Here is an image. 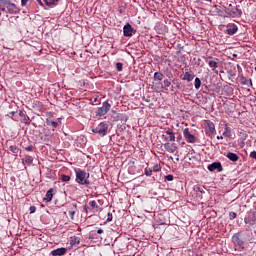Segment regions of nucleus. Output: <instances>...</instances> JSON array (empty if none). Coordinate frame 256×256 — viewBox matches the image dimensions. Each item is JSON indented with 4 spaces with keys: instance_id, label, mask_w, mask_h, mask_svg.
Listing matches in <instances>:
<instances>
[{
    "instance_id": "f257e3e1",
    "label": "nucleus",
    "mask_w": 256,
    "mask_h": 256,
    "mask_svg": "<svg viewBox=\"0 0 256 256\" xmlns=\"http://www.w3.org/2000/svg\"><path fill=\"white\" fill-rule=\"evenodd\" d=\"M76 173V183H78V185H82L84 187H89V185H91V181L89 180L90 174L89 172L81 169V168H76L75 170Z\"/></svg>"
},
{
    "instance_id": "f03ea898",
    "label": "nucleus",
    "mask_w": 256,
    "mask_h": 256,
    "mask_svg": "<svg viewBox=\"0 0 256 256\" xmlns=\"http://www.w3.org/2000/svg\"><path fill=\"white\" fill-rule=\"evenodd\" d=\"M107 131H109V125L105 122H101L99 125L92 128V132L101 135V137H105Z\"/></svg>"
},
{
    "instance_id": "7ed1b4c3",
    "label": "nucleus",
    "mask_w": 256,
    "mask_h": 256,
    "mask_svg": "<svg viewBox=\"0 0 256 256\" xmlns=\"http://www.w3.org/2000/svg\"><path fill=\"white\" fill-rule=\"evenodd\" d=\"M111 109V104H109V101H105L102 104V107H99L96 111V115L98 117H104V115H107L109 113V110Z\"/></svg>"
},
{
    "instance_id": "20e7f679",
    "label": "nucleus",
    "mask_w": 256,
    "mask_h": 256,
    "mask_svg": "<svg viewBox=\"0 0 256 256\" xmlns=\"http://www.w3.org/2000/svg\"><path fill=\"white\" fill-rule=\"evenodd\" d=\"M183 135L187 141V143H197V137L195 135L191 134L189 131V128H186L183 130Z\"/></svg>"
},
{
    "instance_id": "39448f33",
    "label": "nucleus",
    "mask_w": 256,
    "mask_h": 256,
    "mask_svg": "<svg viewBox=\"0 0 256 256\" xmlns=\"http://www.w3.org/2000/svg\"><path fill=\"white\" fill-rule=\"evenodd\" d=\"M206 133L208 137H213L215 135V124L210 120H206Z\"/></svg>"
},
{
    "instance_id": "423d86ee",
    "label": "nucleus",
    "mask_w": 256,
    "mask_h": 256,
    "mask_svg": "<svg viewBox=\"0 0 256 256\" xmlns=\"http://www.w3.org/2000/svg\"><path fill=\"white\" fill-rule=\"evenodd\" d=\"M208 171H218V173H221L223 171V165H221V162H214L208 165Z\"/></svg>"
},
{
    "instance_id": "0eeeda50",
    "label": "nucleus",
    "mask_w": 256,
    "mask_h": 256,
    "mask_svg": "<svg viewBox=\"0 0 256 256\" xmlns=\"http://www.w3.org/2000/svg\"><path fill=\"white\" fill-rule=\"evenodd\" d=\"M124 37H133V33H135V30L131 24H126L123 28Z\"/></svg>"
},
{
    "instance_id": "6e6552de",
    "label": "nucleus",
    "mask_w": 256,
    "mask_h": 256,
    "mask_svg": "<svg viewBox=\"0 0 256 256\" xmlns=\"http://www.w3.org/2000/svg\"><path fill=\"white\" fill-rule=\"evenodd\" d=\"M166 135H168L169 137L165 136V134L162 135L165 141H175V132H173V129L167 128Z\"/></svg>"
},
{
    "instance_id": "1a4fd4ad",
    "label": "nucleus",
    "mask_w": 256,
    "mask_h": 256,
    "mask_svg": "<svg viewBox=\"0 0 256 256\" xmlns=\"http://www.w3.org/2000/svg\"><path fill=\"white\" fill-rule=\"evenodd\" d=\"M245 225H255L256 224V214L250 213L247 217L244 218Z\"/></svg>"
},
{
    "instance_id": "9d476101",
    "label": "nucleus",
    "mask_w": 256,
    "mask_h": 256,
    "mask_svg": "<svg viewBox=\"0 0 256 256\" xmlns=\"http://www.w3.org/2000/svg\"><path fill=\"white\" fill-rule=\"evenodd\" d=\"M228 11V17H241L243 15V12L239 8H232L231 10L227 9Z\"/></svg>"
},
{
    "instance_id": "9b49d317",
    "label": "nucleus",
    "mask_w": 256,
    "mask_h": 256,
    "mask_svg": "<svg viewBox=\"0 0 256 256\" xmlns=\"http://www.w3.org/2000/svg\"><path fill=\"white\" fill-rule=\"evenodd\" d=\"M164 148L168 153H175L177 151V144L166 142Z\"/></svg>"
},
{
    "instance_id": "f8f14e48",
    "label": "nucleus",
    "mask_w": 256,
    "mask_h": 256,
    "mask_svg": "<svg viewBox=\"0 0 256 256\" xmlns=\"http://www.w3.org/2000/svg\"><path fill=\"white\" fill-rule=\"evenodd\" d=\"M212 57L205 58L206 63H208L209 67L212 69V71H215L217 67H219V63L215 60H211Z\"/></svg>"
},
{
    "instance_id": "ddd939ff",
    "label": "nucleus",
    "mask_w": 256,
    "mask_h": 256,
    "mask_svg": "<svg viewBox=\"0 0 256 256\" xmlns=\"http://www.w3.org/2000/svg\"><path fill=\"white\" fill-rule=\"evenodd\" d=\"M68 214L70 215V219H75V213H77V204H70L68 208Z\"/></svg>"
},
{
    "instance_id": "4468645a",
    "label": "nucleus",
    "mask_w": 256,
    "mask_h": 256,
    "mask_svg": "<svg viewBox=\"0 0 256 256\" xmlns=\"http://www.w3.org/2000/svg\"><path fill=\"white\" fill-rule=\"evenodd\" d=\"M19 117L22 118L21 123H24L25 125L31 124V118H29L23 111L19 112Z\"/></svg>"
},
{
    "instance_id": "2eb2a0df",
    "label": "nucleus",
    "mask_w": 256,
    "mask_h": 256,
    "mask_svg": "<svg viewBox=\"0 0 256 256\" xmlns=\"http://www.w3.org/2000/svg\"><path fill=\"white\" fill-rule=\"evenodd\" d=\"M232 241L235 245H238L239 247H243L244 242L242 241V239L239 237V233H236L233 235L232 237Z\"/></svg>"
},
{
    "instance_id": "dca6fc26",
    "label": "nucleus",
    "mask_w": 256,
    "mask_h": 256,
    "mask_svg": "<svg viewBox=\"0 0 256 256\" xmlns=\"http://www.w3.org/2000/svg\"><path fill=\"white\" fill-rule=\"evenodd\" d=\"M159 85H161L160 89L163 91H169V87H171V80L165 79L163 83L159 82Z\"/></svg>"
},
{
    "instance_id": "f3484780",
    "label": "nucleus",
    "mask_w": 256,
    "mask_h": 256,
    "mask_svg": "<svg viewBox=\"0 0 256 256\" xmlns=\"http://www.w3.org/2000/svg\"><path fill=\"white\" fill-rule=\"evenodd\" d=\"M22 164L23 165H27L28 167L33 165V156H30V155H25L23 158H22Z\"/></svg>"
},
{
    "instance_id": "a211bd4d",
    "label": "nucleus",
    "mask_w": 256,
    "mask_h": 256,
    "mask_svg": "<svg viewBox=\"0 0 256 256\" xmlns=\"http://www.w3.org/2000/svg\"><path fill=\"white\" fill-rule=\"evenodd\" d=\"M237 31H239V28L237 27V25L233 24L232 26H228V28L226 29V34L227 35H235V33H237Z\"/></svg>"
},
{
    "instance_id": "6ab92c4d",
    "label": "nucleus",
    "mask_w": 256,
    "mask_h": 256,
    "mask_svg": "<svg viewBox=\"0 0 256 256\" xmlns=\"http://www.w3.org/2000/svg\"><path fill=\"white\" fill-rule=\"evenodd\" d=\"M6 9L10 14L17 13L19 11V8H17V5L11 2L8 4V7Z\"/></svg>"
},
{
    "instance_id": "aec40b11",
    "label": "nucleus",
    "mask_w": 256,
    "mask_h": 256,
    "mask_svg": "<svg viewBox=\"0 0 256 256\" xmlns=\"http://www.w3.org/2000/svg\"><path fill=\"white\" fill-rule=\"evenodd\" d=\"M222 135L223 137L231 139L232 133H231V128H229V125L224 124V132L222 133Z\"/></svg>"
},
{
    "instance_id": "412c9836",
    "label": "nucleus",
    "mask_w": 256,
    "mask_h": 256,
    "mask_svg": "<svg viewBox=\"0 0 256 256\" xmlns=\"http://www.w3.org/2000/svg\"><path fill=\"white\" fill-rule=\"evenodd\" d=\"M67 253V248H58L52 251L53 256H61Z\"/></svg>"
},
{
    "instance_id": "4be33fe9",
    "label": "nucleus",
    "mask_w": 256,
    "mask_h": 256,
    "mask_svg": "<svg viewBox=\"0 0 256 256\" xmlns=\"http://www.w3.org/2000/svg\"><path fill=\"white\" fill-rule=\"evenodd\" d=\"M52 200H53V188H50L46 192V196L44 198V201H46V203H51Z\"/></svg>"
},
{
    "instance_id": "5701e85b",
    "label": "nucleus",
    "mask_w": 256,
    "mask_h": 256,
    "mask_svg": "<svg viewBox=\"0 0 256 256\" xmlns=\"http://www.w3.org/2000/svg\"><path fill=\"white\" fill-rule=\"evenodd\" d=\"M226 157L233 162L239 161V155H237L236 153L233 152H228Z\"/></svg>"
},
{
    "instance_id": "b1692460",
    "label": "nucleus",
    "mask_w": 256,
    "mask_h": 256,
    "mask_svg": "<svg viewBox=\"0 0 256 256\" xmlns=\"http://www.w3.org/2000/svg\"><path fill=\"white\" fill-rule=\"evenodd\" d=\"M9 151H11V153H13L14 155L21 153V149H19V147H17V145H10Z\"/></svg>"
},
{
    "instance_id": "393cba45",
    "label": "nucleus",
    "mask_w": 256,
    "mask_h": 256,
    "mask_svg": "<svg viewBox=\"0 0 256 256\" xmlns=\"http://www.w3.org/2000/svg\"><path fill=\"white\" fill-rule=\"evenodd\" d=\"M89 205L96 212L101 210V207L97 205V202L95 200L90 201Z\"/></svg>"
},
{
    "instance_id": "a878e982",
    "label": "nucleus",
    "mask_w": 256,
    "mask_h": 256,
    "mask_svg": "<svg viewBox=\"0 0 256 256\" xmlns=\"http://www.w3.org/2000/svg\"><path fill=\"white\" fill-rule=\"evenodd\" d=\"M216 12L218 13L219 17H229V12L228 10H221V9H217Z\"/></svg>"
},
{
    "instance_id": "bb28decb",
    "label": "nucleus",
    "mask_w": 256,
    "mask_h": 256,
    "mask_svg": "<svg viewBox=\"0 0 256 256\" xmlns=\"http://www.w3.org/2000/svg\"><path fill=\"white\" fill-rule=\"evenodd\" d=\"M46 125L52 126L54 129H57V127H59V123H57L49 118L46 119Z\"/></svg>"
},
{
    "instance_id": "cd10ccee",
    "label": "nucleus",
    "mask_w": 256,
    "mask_h": 256,
    "mask_svg": "<svg viewBox=\"0 0 256 256\" xmlns=\"http://www.w3.org/2000/svg\"><path fill=\"white\" fill-rule=\"evenodd\" d=\"M241 83H242V85H247L248 87L253 85L252 80L246 79L245 77L241 78Z\"/></svg>"
},
{
    "instance_id": "c85d7f7f",
    "label": "nucleus",
    "mask_w": 256,
    "mask_h": 256,
    "mask_svg": "<svg viewBox=\"0 0 256 256\" xmlns=\"http://www.w3.org/2000/svg\"><path fill=\"white\" fill-rule=\"evenodd\" d=\"M165 77L163 73L161 72H155L154 73V81H161Z\"/></svg>"
},
{
    "instance_id": "c756f323",
    "label": "nucleus",
    "mask_w": 256,
    "mask_h": 256,
    "mask_svg": "<svg viewBox=\"0 0 256 256\" xmlns=\"http://www.w3.org/2000/svg\"><path fill=\"white\" fill-rule=\"evenodd\" d=\"M192 79H195V76L190 74L189 72H186L184 74L183 80L184 81H191Z\"/></svg>"
},
{
    "instance_id": "7c9ffc66",
    "label": "nucleus",
    "mask_w": 256,
    "mask_h": 256,
    "mask_svg": "<svg viewBox=\"0 0 256 256\" xmlns=\"http://www.w3.org/2000/svg\"><path fill=\"white\" fill-rule=\"evenodd\" d=\"M43 2L45 3V5L50 7V5H57V3H59V0H43Z\"/></svg>"
},
{
    "instance_id": "2f4dec72",
    "label": "nucleus",
    "mask_w": 256,
    "mask_h": 256,
    "mask_svg": "<svg viewBox=\"0 0 256 256\" xmlns=\"http://www.w3.org/2000/svg\"><path fill=\"white\" fill-rule=\"evenodd\" d=\"M79 243H81V239H79V237L74 236L73 238H71V245H79Z\"/></svg>"
},
{
    "instance_id": "473e14b6",
    "label": "nucleus",
    "mask_w": 256,
    "mask_h": 256,
    "mask_svg": "<svg viewBox=\"0 0 256 256\" xmlns=\"http://www.w3.org/2000/svg\"><path fill=\"white\" fill-rule=\"evenodd\" d=\"M144 175H146V177H151V175H153V169L146 167L144 170Z\"/></svg>"
},
{
    "instance_id": "72a5a7b5",
    "label": "nucleus",
    "mask_w": 256,
    "mask_h": 256,
    "mask_svg": "<svg viewBox=\"0 0 256 256\" xmlns=\"http://www.w3.org/2000/svg\"><path fill=\"white\" fill-rule=\"evenodd\" d=\"M61 181H62L63 183H67V182L71 181V176L62 174V175H61Z\"/></svg>"
},
{
    "instance_id": "f704fd0d",
    "label": "nucleus",
    "mask_w": 256,
    "mask_h": 256,
    "mask_svg": "<svg viewBox=\"0 0 256 256\" xmlns=\"http://www.w3.org/2000/svg\"><path fill=\"white\" fill-rule=\"evenodd\" d=\"M11 3V0H0V5L2 7H8V5Z\"/></svg>"
},
{
    "instance_id": "c9c22d12",
    "label": "nucleus",
    "mask_w": 256,
    "mask_h": 256,
    "mask_svg": "<svg viewBox=\"0 0 256 256\" xmlns=\"http://www.w3.org/2000/svg\"><path fill=\"white\" fill-rule=\"evenodd\" d=\"M195 89H199L201 87V79L195 78Z\"/></svg>"
},
{
    "instance_id": "e433bc0d",
    "label": "nucleus",
    "mask_w": 256,
    "mask_h": 256,
    "mask_svg": "<svg viewBox=\"0 0 256 256\" xmlns=\"http://www.w3.org/2000/svg\"><path fill=\"white\" fill-rule=\"evenodd\" d=\"M229 219H230V221H233V219H237V213L230 212L229 213Z\"/></svg>"
},
{
    "instance_id": "4c0bfd02",
    "label": "nucleus",
    "mask_w": 256,
    "mask_h": 256,
    "mask_svg": "<svg viewBox=\"0 0 256 256\" xmlns=\"http://www.w3.org/2000/svg\"><path fill=\"white\" fill-rule=\"evenodd\" d=\"M116 69H117V71H123V63L117 62L116 63Z\"/></svg>"
},
{
    "instance_id": "58836bf2",
    "label": "nucleus",
    "mask_w": 256,
    "mask_h": 256,
    "mask_svg": "<svg viewBox=\"0 0 256 256\" xmlns=\"http://www.w3.org/2000/svg\"><path fill=\"white\" fill-rule=\"evenodd\" d=\"M152 171H154L155 173L161 171V166H159V164L154 165Z\"/></svg>"
},
{
    "instance_id": "ea45409f",
    "label": "nucleus",
    "mask_w": 256,
    "mask_h": 256,
    "mask_svg": "<svg viewBox=\"0 0 256 256\" xmlns=\"http://www.w3.org/2000/svg\"><path fill=\"white\" fill-rule=\"evenodd\" d=\"M165 181H173L174 177L171 174H168L164 177Z\"/></svg>"
},
{
    "instance_id": "a19ab883",
    "label": "nucleus",
    "mask_w": 256,
    "mask_h": 256,
    "mask_svg": "<svg viewBox=\"0 0 256 256\" xmlns=\"http://www.w3.org/2000/svg\"><path fill=\"white\" fill-rule=\"evenodd\" d=\"M107 223H110V221H113V214L111 212L108 213V217H107Z\"/></svg>"
},
{
    "instance_id": "79ce46f5",
    "label": "nucleus",
    "mask_w": 256,
    "mask_h": 256,
    "mask_svg": "<svg viewBox=\"0 0 256 256\" xmlns=\"http://www.w3.org/2000/svg\"><path fill=\"white\" fill-rule=\"evenodd\" d=\"M174 85H176V89H181V82H179V80L174 82Z\"/></svg>"
},
{
    "instance_id": "37998d69",
    "label": "nucleus",
    "mask_w": 256,
    "mask_h": 256,
    "mask_svg": "<svg viewBox=\"0 0 256 256\" xmlns=\"http://www.w3.org/2000/svg\"><path fill=\"white\" fill-rule=\"evenodd\" d=\"M29 211L30 213H35V211H37V208L35 206H31Z\"/></svg>"
},
{
    "instance_id": "c03bdc74",
    "label": "nucleus",
    "mask_w": 256,
    "mask_h": 256,
    "mask_svg": "<svg viewBox=\"0 0 256 256\" xmlns=\"http://www.w3.org/2000/svg\"><path fill=\"white\" fill-rule=\"evenodd\" d=\"M250 157H251L252 159H256V151H252V152L250 153Z\"/></svg>"
},
{
    "instance_id": "a18cd8bd",
    "label": "nucleus",
    "mask_w": 256,
    "mask_h": 256,
    "mask_svg": "<svg viewBox=\"0 0 256 256\" xmlns=\"http://www.w3.org/2000/svg\"><path fill=\"white\" fill-rule=\"evenodd\" d=\"M89 239H95V233L90 232L89 233Z\"/></svg>"
},
{
    "instance_id": "49530a36",
    "label": "nucleus",
    "mask_w": 256,
    "mask_h": 256,
    "mask_svg": "<svg viewBox=\"0 0 256 256\" xmlns=\"http://www.w3.org/2000/svg\"><path fill=\"white\" fill-rule=\"evenodd\" d=\"M29 0H21V3H22V7H25L26 5H27V2H28Z\"/></svg>"
},
{
    "instance_id": "de8ad7c7",
    "label": "nucleus",
    "mask_w": 256,
    "mask_h": 256,
    "mask_svg": "<svg viewBox=\"0 0 256 256\" xmlns=\"http://www.w3.org/2000/svg\"><path fill=\"white\" fill-rule=\"evenodd\" d=\"M25 149H26V151H33V145H29Z\"/></svg>"
},
{
    "instance_id": "09e8293b",
    "label": "nucleus",
    "mask_w": 256,
    "mask_h": 256,
    "mask_svg": "<svg viewBox=\"0 0 256 256\" xmlns=\"http://www.w3.org/2000/svg\"><path fill=\"white\" fill-rule=\"evenodd\" d=\"M84 211H85V213H89V206L85 205L84 206Z\"/></svg>"
},
{
    "instance_id": "8fccbe9b",
    "label": "nucleus",
    "mask_w": 256,
    "mask_h": 256,
    "mask_svg": "<svg viewBox=\"0 0 256 256\" xmlns=\"http://www.w3.org/2000/svg\"><path fill=\"white\" fill-rule=\"evenodd\" d=\"M97 233H98V235H102V233H103V229L98 228V229H97Z\"/></svg>"
},
{
    "instance_id": "3c124183",
    "label": "nucleus",
    "mask_w": 256,
    "mask_h": 256,
    "mask_svg": "<svg viewBox=\"0 0 256 256\" xmlns=\"http://www.w3.org/2000/svg\"><path fill=\"white\" fill-rule=\"evenodd\" d=\"M39 5H43V1L42 0H37Z\"/></svg>"
},
{
    "instance_id": "603ef678",
    "label": "nucleus",
    "mask_w": 256,
    "mask_h": 256,
    "mask_svg": "<svg viewBox=\"0 0 256 256\" xmlns=\"http://www.w3.org/2000/svg\"><path fill=\"white\" fill-rule=\"evenodd\" d=\"M0 11H7L5 7H0Z\"/></svg>"
},
{
    "instance_id": "864d4df0",
    "label": "nucleus",
    "mask_w": 256,
    "mask_h": 256,
    "mask_svg": "<svg viewBox=\"0 0 256 256\" xmlns=\"http://www.w3.org/2000/svg\"><path fill=\"white\" fill-rule=\"evenodd\" d=\"M181 139H182L181 135L177 137V141H181Z\"/></svg>"
},
{
    "instance_id": "5fc2aeb1",
    "label": "nucleus",
    "mask_w": 256,
    "mask_h": 256,
    "mask_svg": "<svg viewBox=\"0 0 256 256\" xmlns=\"http://www.w3.org/2000/svg\"><path fill=\"white\" fill-rule=\"evenodd\" d=\"M119 13H120V14L123 13V9L120 8V9H119Z\"/></svg>"
},
{
    "instance_id": "6e6d98bb",
    "label": "nucleus",
    "mask_w": 256,
    "mask_h": 256,
    "mask_svg": "<svg viewBox=\"0 0 256 256\" xmlns=\"http://www.w3.org/2000/svg\"><path fill=\"white\" fill-rule=\"evenodd\" d=\"M217 139H223V136H217Z\"/></svg>"
},
{
    "instance_id": "4d7b16f0",
    "label": "nucleus",
    "mask_w": 256,
    "mask_h": 256,
    "mask_svg": "<svg viewBox=\"0 0 256 256\" xmlns=\"http://www.w3.org/2000/svg\"><path fill=\"white\" fill-rule=\"evenodd\" d=\"M233 57H237V54H233Z\"/></svg>"
},
{
    "instance_id": "13d9d810",
    "label": "nucleus",
    "mask_w": 256,
    "mask_h": 256,
    "mask_svg": "<svg viewBox=\"0 0 256 256\" xmlns=\"http://www.w3.org/2000/svg\"><path fill=\"white\" fill-rule=\"evenodd\" d=\"M12 115H15V112H12Z\"/></svg>"
},
{
    "instance_id": "bf43d9fd",
    "label": "nucleus",
    "mask_w": 256,
    "mask_h": 256,
    "mask_svg": "<svg viewBox=\"0 0 256 256\" xmlns=\"http://www.w3.org/2000/svg\"><path fill=\"white\" fill-rule=\"evenodd\" d=\"M254 69H255V71H256V66H255V68H254Z\"/></svg>"
}]
</instances>
